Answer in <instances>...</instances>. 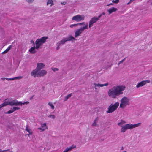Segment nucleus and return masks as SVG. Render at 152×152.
I'll return each instance as SVG.
<instances>
[{"label":"nucleus","mask_w":152,"mask_h":152,"mask_svg":"<svg viewBox=\"0 0 152 152\" xmlns=\"http://www.w3.org/2000/svg\"><path fill=\"white\" fill-rule=\"evenodd\" d=\"M125 88L126 87L124 86H114L108 90V95L109 97L113 98H115L117 96L123 94V91L125 90Z\"/></svg>","instance_id":"1"},{"label":"nucleus","mask_w":152,"mask_h":152,"mask_svg":"<svg viewBox=\"0 0 152 152\" xmlns=\"http://www.w3.org/2000/svg\"><path fill=\"white\" fill-rule=\"evenodd\" d=\"M105 14L104 12H102L100 14L98 17L94 16L91 19L89 22V28H91L93 26V24L96 22L99 18L103 15H105Z\"/></svg>","instance_id":"2"},{"label":"nucleus","mask_w":152,"mask_h":152,"mask_svg":"<svg viewBox=\"0 0 152 152\" xmlns=\"http://www.w3.org/2000/svg\"><path fill=\"white\" fill-rule=\"evenodd\" d=\"M119 105V103L116 102L114 104H111L108 107V110L106 111L107 113H113L115 110Z\"/></svg>","instance_id":"3"},{"label":"nucleus","mask_w":152,"mask_h":152,"mask_svg":"<svg viewBox=\"0 0 152 152\" xmlns=\"http://www.w3.org/2000/svg\"><path fill=\"white\" fill-rule=\"evenodd\" d=\"M129 99L127 97H124L121 100V103L120 104V107L124 108L126 106L129 105Z\"/></svg>","instance_id":"4"},{"label":"nucleus","mask_w":152,"mask_h":152,"mask_svg":"<svg viewBox=\"0 0 152 152\" xmlns=\"http://www.w3.org/2000/svg\"><path fill=\"white\" fill-rule=\"evenodd\" d=\"M88 24H87L85 26L77 29L75 33V37L76 38L77 37L80 36V34L84 30L86 29H88Z\"/></svg>","instance_id":"5"},{"label":"nucleus","mask_w":152,"mask_h":152,"mask_svg":"<svg viewBox=\"0 0 152 152\" xmlns=\"http://www.w3.org/2000/svg\"><path fill=\"white\" fill-rule=\"evenodd\" d=\"M48 38L47 37H43L41 38L37 39L35 41V45L37 44L39 45H42L45 42Z\"/></svg>","instance_id":"6"},{"label":"nucleus","mask_w":152,"mask_h":152,"mask_svg":"<svg viewBox=\"0 0 152 152\" xmlns=\"http://www.w3.org/2000/svg\"><path fill=\"white\" fill-rule=\"evenodd\" d=\"M85 17L83 15H77L72 18V20L77 22H79L84 20Z\"/></svg>","instance_id":"7"},{"label":"nucleus","mask_w":152,"mask_h":152,"mask_svg":"<svg viewBox=\"0 0 152 152\" xmlns=\"http://www.w3.org/2000/svg\"><path fill=\"white\" fill-rule=\"evenodd\" d=\"M150 82V81L148 80H143L139 83L136 86V87L137 88L142 87L145 86L146 84L147 83H149Z\"/></svg>","instance_id":"8"},{"label":"nucleus","mask_w":152,"mask_h":152,"mask_svg":"<svg viewBox=\"0 0 152 152\" xmlns=\"http://www.w3.org/2000/svg\"><path fill=\"white\" fill-rule=\"evenodd\" d=\"M140 123H138L136 124H126L127 129H132L139 126L140 124Z\"/></svg>","instance_id":"9"},{"label":"nucleus","mask_w":152,"mask_h":152,"mask_svg":"<svg viewBox=\"0 0 152 152\" xmlns=\"http://www.w3.org/2000/svg\"><path fill=\"white\" fill-rule=\"evenodd\" d=\"M47 129V127L46 123H41V127L38 128V129L39 130H40L41 131V132L45 131L46 129Z\"/></svg>","instance_id":"10"},{"label":"nucleus","mask_w":152,"mask_h":152,"mask_svg":"<svg viewBox=\"0 0 152 152\" xmlns=\"http://www.w3.org/2000/svg\"><path fill=\"white\" fill-rule=\"evenodd\" d=\"M10 100L7 98L4 100V103L2 104L1 107H4L7 105H10Z\"/></svg>","instance_id":"11"},{"label":"nucleus","mask_w":152,"mask_h":152,"mask_svg":"<svg viewBox=\"0 0 152 152\" xmlns=\"http://www.w3.org/2000/svg\"><path fill=\"white\" fill-rule=\"evenodd\" d=\"M47 72L46 70H42L41 71H39L37 73V75L41 76H43L47 74Z\"/></svg>","instance_id":"12"},{"label":"nucleus","mask_w":152,"mask_h":152,"mask_svg":"<svg viewBox=\"0 0 152 152\" xmlns=\"http://www.w3.org/2000/svg\"><path fill=\"white\" fill-rule=\"evenodd\" d=\"M45 66V65L42 63H38L37 66L36 68L38 71L40 70Z\"/></svg>","instance_id":"13"},{"label":"nucleus","mask_w":152,"mask_h":152,"mask_svg":"<svg viewBox=\"0 0 152 152\" xmlns=\"http://www.w3.org/2000/svg\"><path fill=\"white\" fill-rule=\"evenodd\" d=\"M38 71L36 68L35 69L33 70L31 73V75L34 76V77H37L36 75L38 72Z\"/></svg>","instance_id":"14"},{"label":"nucleus","mask_w":152,"mask_h":152,"mask_svg":"<svg viewBox=\"0 0 152 152\" xmlns=\"http://www.w3.org/2000/svg\"><path fill=\"white\" fill-rule=\"evenodd\" d=\"M117 10V9L115 7H112L107 10V11L110 14H111L112 12H115Z\"/></svg>","instance_id":"15"},{"label":"nucleus","mask_w":152,"mask_h":152,"mask_svg":"<svg viewBox=\"0 0 152 152\" xmlns=\"http://www.w3.org/2000/svg\"><path fill=\"white\" fill-rule=\"evenodd\" d=\"M26 130L29 133V134H28V136H29V135H32L33 134L32 131L31 129L28 128V125H26Z\"/></svg>","instance_id":"16"},{"label":"nucleus","mask_w":152,"mask_h":152,"mask_svg":"<svg viewBox=\"0 0 152 152\" xmlns=\"http://www.w3.org/2000/svg\"><path fill=\"white\" fill-rule=\"evenodd\" d=\"M98 120V117H96L94 120L93 123L92 124V126H98V125L97 124Z\"/></svg>","instance_id":"17"},{"label":"nucleus","mask_w":152,"mask_h":152,"mask_svg":"<svg viewBox=\"0 0 152 152\" xmlns=\"http://www.w3.org/2000/svg\"><path fill=\"white\" fill-rule=\"evenodd\" d=\"M73 148H76V146H70L69 148H67L65 149L63 152H69V151H71Z\"/></svg>","instance_id":"18"},{"label":"nucleus","mask_w":152,"mask_h":152,"mask_svg":"<svg viewBox=\"0 0 152 152\" xmlns=\"http://www.w3.org/2000/svg\"><path fill=\"white\" fill-rule=\"evenodd\" d=\"M65 38L66 42L67 41L74 40H75V39L71 35H70L69 36Z\"/></svg>","instance_id":"19"},{"label":"nucleus","mask_w":152,"mask_h":152,"mask_svg":"<svg viewBox=\"0 0 152 152\" xmlns=\"http://www.w3.org/2000/svg\"><path fill=\"white\" fill-rule=\"evenodd\" d=\"M66 41L65 38H63L61 41L58 42V43L59 46H61L64 44Z\"/></svg>","instance_id":"20"},{"label":"nucleus","mask_w":152,"mask_h":152,"mask_svg":"<svg viewBox=\"0 0 152 152\" xmlns=\"http://www.w3.org/2000/svg\"><path fill=\"white\" fill-rule=\"evenodd\" d=\"M127 129L126 124L125 126H121V132H124Z\"/></svg>","instance_id":"21"},{"label":"nucleus","mask_w":152,"mask_h":152,"mask_svg":"<svg viewBox=\"0 0 152 152\" xmlns=\"http://www.w3.org/2000/svg\"><path fill=\"white\" fill-rule=\"evenodd\" d=\"M12 45H10L9 47L7 48L5 51L2 52V54H5L7 53L8 51L11 49L12 47Z\"/></svg>","instance_id":"22"},{"label":"nucleus","mask_w":152,"mask_h":152,"mask_svg":"<svg viewBox=\"0 0 152 152\" xmlns=\"http://www.w3.org/2000/svg\"><path fill=\"white\" fill-rule=\"evenodd\" d=\"M23 103L20 102H18L17 100H15V106L22 105Z\"/></svg>","instance_id":"23"},{"label":"nucleus","mask_w":152,"mask_h":152,"mask_svg":"<svg viewBox=\"0 0 152 152\" xmlns=\"http://www.w3.org/2000/svg\"><path fill=\"white\" fill-rule=\"evenodd\" d=\"M29 51L32 54H34L36 52V51L35 50L34 48V47L31 48L29 50Z\"/></svg>","instance_id":"24"},{"label":"nucleus","mask_w":152,"mask_h":152,"mask_svg":"<svg viewBox=\"0 0 152 152\" xmlns=\"http://www.w3.org/2000/svg\"><path fill=\"white\" fill-rule=\"evenodd\" d=\"M72 95V93H71L69 94V95L66 96L65 98L64 99V101H66L69 97H71Z\"/></svg>","instance_id":"25"},{"label":"nucleus","mask_w":152,"mask_h":152,"mask_svg":"<svg viewBox=\"0 0 152 152\" xmlns=\"http://www.w3.org/2000/svg\"><path fill=\"white\" fill-rule=\"evenodd\" d=\"M93 84L95 86V89H96V87H103L102 84H99V83H93Z\"/></svg>","instance_id":"26"},{"label":"nucleus","mask_w":152,"mask_h":152,"mask_svg":"<svg viewBox=\"0 0 152 152\" xmlns=\"http://www.w3.org/2000/svg\"><path fill=\"white\" fill-rule=\"evenodd\" d=\"M126 123L125 121L124 120H121V122L118 124V125L120 126H121L124 124L125 123Z\"/></svg>","instance_id":"27"},{"label":"nucleus","mask_w":152,"mask_h":152,"mask_svg":"<svg viewBox=\"0 0 152 152\" xmlns=\"http://www.w3.org/2000/svg\"><path fill=\"white\" fill-rule=\"evenodd\" d=\"M49 4H50V6H52L53 5V3L52 0H48L47 3V5H48Z\"/></svg>","instance_id":"28"},{"label":"nucleus","mask_w":152,"mask_h":152,"mask_svg":"<svg viewBox=\"0 0 152 152\" xmlns=\"http://www.w3.org/2000/svg\"><path fill=\"white\" fill-rule=\"evenodd\" d=\"M10 105L12 106H15V100H10Z\"/></svg>","instance_id":"29"},{"label":"nucleus","mask_w":152,"mask_h":152,"mask_svg":"<svg viewBox=\"0 0 152 152\" xmlns=\"http://www.w3.org/2000/svg\"><path fill=\"white\" fill-rule=\"evenodd\" d=\"M8 151H9V152H13L12 149L11 150L10 149H8L5 150H2V152H5Z\"/></svg>","instance_id":"30"},{"label":"nucleus","mask_w":152,"mask_h":152,"mask_svg":"<svg viewBox=\"0 0 152 152\" xmlns=\"http://www.w3.org/2000/svg\"><path fill=\"white\" fill-rule=\"evenodd\" d=\"M48 104L51 107L52 109L53 110L54 109V107L51 103L50 102H49L48 103Z\"/></svg>","instance_id":"31"},{"label":"nucleus","mask_w":152,"mask_h":152,"mask_svg":"<svg viewBox=\"0 0 152 152\" xmlns=\"http://www.w3.org/2000/svg\"><path fill=\"white\" fill-rule=\"evenodd\" d=\"M40 46H41L40 45H39L38 44H37V45H36V46H34V48L35 49H36L38 50Z\"/></svg>","instance_id":"32"},{"label":"nucleus","mask_w":152,"mask_h":152,"mask_svg":"<svg viewBox=\"0 0 152 152\" xmlns=\"http://www.w3.org/2000/svg\"><path fill=\"white\" fill-rule=\"evenodd\" d=\"M40 46H41L40 45H39L38 44H37V45H36V46H34V48L35 49H36L38 50Z\"/></svg>","instance_id":"33"},{"label":"nucleus","mask_w":152,"mask_h":152,"mask_svg":"<svg viewBox=\"0 0 152 152\" xmlns=\"http://www.w3.org/2000/svg\"><path fill=\"white\" fill-rule=\"evenodd\" d=\"M22 76H20L18 77H15L13 78L14 79V80L15 79H21L22 78Z\"/></svg>","instance_id":"34"},{"label":"nucleus","mask_w":152,"mask_h":152,"mask_svg":"<svg viewBox=\"0 0 152 152\" xmlns=\"http://www.w3.org/2000/svg\"><path fill=\"white\" fill-rule=\"evenodd\" d=\"M48 117L49 118H51L53 119H55V116L54 115H49Z\"/></svg>","instance_id":"35"},{"label":"nucleus","mask_w":152,"mask_h":152,"mask_svg":"<svg viewBox=\"0 0 152 152\" xmlns=\"http://www.w3.org/2000/svg\"><path fill=\"white\" fill-rule=\"evenodd\" d=\"M20 109V107H13V110H14V111L18 110H19Z\"/></svg>","instance_id":"36"},{"label":"nucleus","mask_w":152,"mask_h":152,"mask_svg":"<svg viewBox=\"0 0 152 152\" xmlns=\"http://www.w3.org/2000/svg\"><path fill=\"white\" fill-rule=\"evenodd\" d=\"M119 0H113L112 2L113 3L117 4L119 2Z\"/></svg>","instance_id":"37"},{"label":"nucleus","mask_w":152,"mask_h":152,"mask_svg":"<svg viewBox=\"0 0 152 152\" xmlns=\"http://www.w3.org/2000/svg\"><path fill=\"white\" fill-rule=\"evenodd\" d=\"M52 70L54 71V72H56L58 71L59 70V69L57 68H52Z\"/></svg>","instance_id":"38"},{"label":"nucleus","mask_w":152,"mask_h":152,"mask_svg":"<svg viewBox=\"0 0 152 152\" xmlns=\"http://www.w3.org/2000/svg\"><path fill=\"white\" fill-rule=\"evenodd\" d=\"M77 25H85V22H83V23H77Z\"/></svg>","instance_id":"39"},{"label":"nucleus","mask_w":152,"mask_h":152,"mask_svg":"<svg viewBox=\"0 0 152 152\" xmlns=\"http://www.w3.org/2000/svg\"><path fill=\"white\" fill-rule=\"evenodd\" d=\"M77 26V24H72L70 26V27L71 28H72L74 26Z\"/></svg>","instance_id":"40"},{"label":"nucleus","mask_w":152,"mask_h":152,"mask_svg":"<svg viewBox=\"0 0 152 152\" xmlns=\"http://www.w3.org/2000/svg\"><path fill=\"white\" fill-rule=\"evenodd\" d=\"M26 1L29 3H32L34 1V0H26Z\"/></svg>","instance_id":"41"},{"label":"nucleus","mask_w":152,"mask_h":152,"mask_svg":"<svg viewBox=\"0 0 152 152\" xmlns=\"http://www.w3.org/2000/svg\"><path fill=\"white\" fill-rule=\"evenodd\" d=\"M5 79L8 80H14V79L12 78H5Z\"/></svg>","instance_id":"42"},{"label":"nucleus","mask_w":152,"mask_h":152,"mask_svg":"<svg viewBox=\"0 0 152 152\" xmlns=\"http://www.w3.org/2000/svg\"><path fill=\"white\" fill-rule=\"evenodd\" d=\"M12 113V111H11L10 110L8 111H7V112L5 113L6 114H10L11 113Z\"/></svg>","instance_id":"43"},{"label":"nucleus","mask_w":152,"mask_h":152,"mask_svg":"<svg viewBox=\"0 0 152 152\" xmlns=\"http://www.w3.org/2000/svg\"><path fill=\"white\" fill-rule=\"evenodd\" d=\"M108 83H105L104 84H102L103 87V86H108Z\"/></svg>","instance_id":"44"},{"label":"nucleus","mask_w":152,"mask_h":152,"mask_svg":"<svg viewBox=\"0 0 152 152\" xmlns=\"http://www.w3.org/2000/svg\"><path fill=\"white\" fill-rule=\"evenodd\" d=\"M57 44L58 46H57V47L56 48V50H58L60 48L59 46H59L58 43H57Z\"/></svg>","instance_id":"45"},{"label":"nucleus","mask_w":152,"mask_h":152,"mask_svg":"<svg viewBox=\"0 0 152 152\" xmlns=\"http://www.w3.org/2000/svg\"><path fill=\"white\" fill-rule=\"evenodd\" d=\"M29 103V102L28 101L24 102L23 103V104H27L28 103Z\"/></svg>","instance_id":"46"},{"label":"nucleus","mask_w":152,"mask_h":152,"mask_svg":"<svg viewBox=\"0 0 152 152\" xmlns=\"http://www.w3.org/2000/svg\"><path fill=\"white\" fill-rule=\"evenodd\" d=\"M66 4V2H62L61 3V4H62V5H65Z\"/></svg>","instance_id":"47"},{"label":"nucleus","mask_w":152,"mask_h":152,"mask_svg":"<svg viewBox=\"0 0 152 152\" xmlns=\"http://www.w3.org/2000/svg\"><path fill=\"white\" fill-rule=\"evenodd\" d=\"M11 111H12V113L14 111V110H13V108H11V109L10 110Z\"/></svg>","instance_id":"48"},{"label":"nucleus","mask_w":152,"mask_h":152,"mask_svg":"<svg viewBox=\"0 0 152 152\" xmlns=\"http://www.w3.org/2000/svg\"><path fill=\"white\" fill-rule=\"evenodd\" d=\"M123 62H124V61H123V60H121V61H119L120 63H121H121H123Z\"/></svg>","instance_id":"49"},{"label":"nucleus","mask_w":152,"mask_h":152,"mask_svg":"<svg viewBox=\"0 0 152 152\" xmlns=\"http://www.w3.org/2000/svg\"><path fill=\"white\" fill-rule=\"evenodd\" d=\"M1 80H4L5 79V78H4V77H3V78H1Z\"/></svg>","instance_id":"50"},{"label":"nucleus","mask_w":152,"mask_h":152,"mask_svg":"<svg viewBox=\"0 0 152 152\" xmlns=\"http://www.w3.org/2000/svg\"><path fill=\"white\" fill-rule=\"evenodd\" d=\"M113 5V4L112 3H110L109 4L107 5V6H109V5Z\"/></svg>","instance_id":"51"},{"label":"nucleus","mask_w":152,"mask_h":152,"mask_svg":"<svg viewBox=\"0 0 152 152\" xmlns=\"http://www.w3.org/2000/svg\"><path fill=\"white\" fill-rule=\"evenodd\" d=\"M34 95H33L30 98V99L31 100L33 99V97L34 96Z\"/></svg>","instance_id":"52"},{"label":"nucleus","mask_w":152,"mask_h":152,"mask_svg":"<svg viewBox=\"0 0 152 152\" xmlns=\"http://www.w3.org/2000/svg\"><path fill=\"white\" fill-rule=\"evenodd\" d=\"M31 42L33 43L34 45V42L33 40H31Z\"/></svg>","instance_id":"53"},{"label":"nucleus","mask_w":152,"mask_h":152,"mask_svg":"<svg viewBox=\"0 0 152 152\" xmlns=\"http://www.w3.org/2000/svg\"><path fill=\"white\" fill-rule=\"evenodd\" d=\"M2 105V104L0 105V109L3 107H1Z\"/></svg>","instance_id":"54"},{"label":"nucleus","mask_w":152,"mask_h":152,"mask_svg":"<svg viewBox=\"0 0 152 152\" xmlns=\"http://www.w3.org/2000/svg\"><path fill=\"white\" fill-rule=\"evenodd\" d=\"M126 58H125L123 59V60L124 61L126 59Z\"/></svg>","instance_id":"55"},{"label":"nucleus","mask_w":152,"mask_h":152,"mask_svg":"<svg viewBox=\"0 0 152 152\" xmlns=\"http://www.w3.org/2000/svg\"><path fill=\"white\" fill-rule=\"evenodd\" d=\"M124 149V148L123 147H122L121 148V150H123Z\"/></svg>","instance_id":"56"},{"label":"nucleus","mask_w":152,"mask_h":152,"mask_svg":"<svg viewBox=\"0 0 152 152\" xmlns=\"http://www.w3.org/2000/svg\"><path fill=\"white\" fill-rule=\"evenodd\" d=\"M120 64H121V63H120V62H119L118 63V65H119Z\"/></svg>","instance_id":"57"},{"label":"nucleus","mask_w":152,"mask_h":152,"mask_svg":"<svg viewBox=\"0 0 152 152\" xmlns=\"http://www.w3.org/2000/svg\"><path fill=\"white\" fill-rule=\"evenodd\" d=\"M0 152H2V150L0 149Z\"/></svg>","instance_id":"58"},{"label":"nucleus","mask_w":152,"mask_h":152,"mask_svg":"<svg viewBox=\"0 0 152 152\" xmlns=\"http://www.w3.org/2000/svg\"><path fill=\"white\" fill-rule=\"evenodd\" d=\"M126 152V151H123L122 152Z\"/></svg>","instance_id":"59"},{"label":"nucleus","mask_w":152,"mask_h":152,"mask_svg":"<svg viewBox=\"0 0 152 152\" xmlns=\"http://www.w3.org/2000/svg\"><path fill=\"white\" fill-rule=\"evenodd\" d=\"M151 5H152V2L151 3Z\"/></svg>","instance_id":"60"}]
</instances>
